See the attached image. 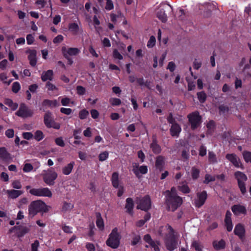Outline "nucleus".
<instances>
[{
    "label": "nucleus",
    "instance_id": "nucleus-1",
    "mask_svg": "<svg viewBox=\"0 0 251 251\" xmlns=\"http://www.w3.org/2000/svg\"><path fill=\"white\" fill-rule=\"evenodd\" d=\"M158 232L159 235L164 238L167 250L173 251L177 248V238L179 235L170 225H166L161 226Z\"/></svg>",
    "mask_w": 251,
    "mask_h": 251
},
{
    "label": "nucleus",
    "instance_id": "nucleus-2",
    "mask_svg": "<svg viewBox=\"0 0 251 251\" xmlns=\"http://www.w3.org/2000/svg\"><path fill=\"white\" fill-rule=\"evenodd\" d=\"M165 193L167 209L172 211H175L182 203V198L176 195V190L175 187H172L171 191H166Z\"/></svg>",
    "mask_w": 251,
    "mask_h": 251
},
{
    "label": "nucleus",
    "instance_id": "nucleus-3",
    "mask_svg": "<svg viewBox=\"0 0 251 251\" xmlns=\"http://www.w3.org/2000/svg\"><path fill=\"white\" fill-rule=\"evenodd\" d=\"M121 236L118 231V228L115 227L112 230L107 240L106 245L112 249H117L120 243Z\"/></svg>",
    "mask_w": 251,
    "mask_h": 251
},
{
    "label": "nucleus",
    "instance_id": "nucleus-4",
    "mask_svg": "<svg viewBox=\"0 0 251 251\" xmlns=\"http://www.w3.org/2000/svg\"><path fill=\"white\" fill-rule=\"evenodd\" d=\"M46 205L41 201H36L32 202L28 207L29 215L31 217L34 216L37 213L45 211Z\"/></svg>",
    "mask_w": 251,
    "mask_h": 251
},
{
    "label": "nucleus",
    "instance_id": "nucleus-5",
    "mask_svg": "<svg viewBox=\"0 0 251 251\" xmlns=\"http://www.w3.org/2000/svg\"><path fill=\"white\" fill-rule=\"evenodd\" d=\"M172 11V7L168 4H161L157 12V17L162 22H166L167 21V16L165 12H171Z\"/></svg>",
    "mask_w": 251,
    "mask_h": 251
},
{
    "label": "nucleus",
    "instance_id": "nucleus-6",
    "mask_svg": "<svg viewBox=\"0 0 251 251\" xmlns=\"http://www.w3.org/2000/svg\"><path fill=\"white\" fill-rule=\"evenodd\" d=\"M29 193L30 194L37 197L51 198L52 195L51 191L47 187L32 188L29 190Z\"/></svg>",
    "mask_w": 251,
    "mask_h": 251
},
{
    "label": "nucleus",
    "instance_id": "nucleus-7",
    "mask_svg": "<svg viewBox=\"0 0 251 251\" xmlns=\"http://www.w3.org/2000/svg\"><path fill=\"white\" fill-rule=\"evenodd\" d=\"M234 176L238 181V186L242 194H245L246 192V188L245 182L247 180L246 175L241 172L237 171L235 173Z\"/></svg>",
    "mask_w": 251,
    "mask_h": 251
},
{
    "label": "nucleus",
    "instance_id": "nucleus-8",
    "mask_svg": "<svg viewBox=\"0 0 251 251\" xmlns=\"http://www.w3.org/2000/svg\"><path fill=\"white\" fill-rule=\"evenodd\" d=\"M43 175L44 181L48 185H53L54 180L57 177V174L51 169H48Z\"/></svg>",
    "mask_w": 251,
    "mask_h": 251
},
{
    "label": "nucleus",
    "instance_id": "nucleus-9",
    "mask_svg": "<svg viewBox=\"0 0 251 251\" xmlns=\"http://www.w3.org/2000/svg\"><path fill=\"white\" fill-rule=\"evenodd\" d=\"M44 123L45 125L49 128L52 127L58 129L60 126L59 124L56 123L52 117V114L50 112H47L44 116Z\"/></svg>",
    "mask_w": 251,
    "mask_h": 251
},
{
    "label": "nucleus",
    "instance_id": "nucleus-10",
    "mask_svg": "<svg viewBox=\"0 0 251 251\" xmlns=\"http://www.w3.org/2000/svg\"><path fill=\"white\" fill-rule=\"evenodd\" d=\"M191 128L195 129L198 127L201 123V117L198 112H195L188 115Z\"/></svg>",
    "mask_w": 251,
    "mask_h": 251
},
{
    "label": "nucleus",
    "instance_id": "nucleus-11",
    "mask_svg": "<svg viewBox=\"0 0 251 251\" xmlns=\"http://www.w3.org/2000/svg\"><path fill=\"white\" fill-rule=\"evenodd\" d=\"M137 203L138 205L137 209H140L142 210L147 211L149 210L151 206V202L150 198L147 196L142 199H137Z\"/></svg>",
    "mask_w": 251,
    "mask_h": 251
},
{
    "label": "nucleus",
    "instance_id": "nucleus-12",
    "mask_svg": "<svg viewBox=\"0 0 251 251\" xmlns=\"http://www.w3.org/2000/svg\"><path fill=\"white\" fill-rule=\"evenodd\" d=\"M226 158L230 161L234 166L236 168L243 169L240 159L234 153H227L226 155Z\"/></svg>",
    "mask_w": 251,
    "mask_h": 251
},
{
    "label": "nucleus",
    "instance_id": "nucleus-13",
    "mask_svg": "<svg viewBox=\"0 0 251 251\" xmlns=\"http://www.w3.org/2000/svg\"><path fill=\"white\" fill-rule=\"evenodd\" d=\"M16 114L23 118L30 117L33 114V111L29 109L25 104L20 105L19 110L16 113Z\"/></svg>",
    "mask_w": 251,
    "mask_h": 251
},
{
    "label": "nucleus",
    "instance_id": "nucleus-14",
    "mask_svg": "<svg viewBox=\"0 0 251 251\" xmlns=\"http://www.w3.org/2000/svg\"><path fill=\"white\" fill-rule=\"evenodd\" d=\"M61 50L62 54L65 57L76 55L80 52V50L76 48H67L66 47H62Z\"/></svg>",
    "mask_w": 251,
    "mask_h": 251
},
{
    "label": "nucleus",
    "instance_id": "nucleus-15",
    "mask_svg": "<svg viewBox=\"0 0 251 251\" xmlns=\"http://www.w3.org/2000/svg\"><path fill=\"white\" fill-rule=\"evenodd\" d=\"M132 171L137 177H140L141 175L146 174L147 173L148 167L145 165L139 166L137 164L134 163L133 165Z\"/></svg>",
    "mask_w": 251,
    "mask_h": 251
},
{
    "label": "nucleus",
    "instance_id": "nucleus-16",
    "mask_svg": "<svg viewBox=\"0 0 251 251\" xmlns=\"http://www.w3.org/2000/svg\"><path fill=\"white\" fill-rule=\"evenodd\" d=\"M207 198V194L205 191H203L201 193L197 194V199L195 201V204L196 206L198 207H201L205 202Z\"/></svg>",
    "mask_w": 251,
    "mask_h": 251
},
{
    "label": "nucleus",
    "instance_id": "nucleus-17",
    "mask_svg": "<svg viewBox=\"0 0 251 251\" xmlns=\"http://www.w3.org/2000/svg\"><path fill=\"white\" fill-rule=\"evenodd\" d=\"M231 210L235 215L246 214L247 213L246 207L241 204L233 205L231 208Z\"/></svg>",
    "mask_w": 251,
    "mask_h": 251
},
{
    "label": "nucleus",
    "instance_id": "nucleus-18",
    "mask_svg": "<svg viewBox=\"0 0 251 251\" xmlns=\"http://www.w3.org/2000/svg\"><path fill=\"white\" fill-rule=\"evenodd\" d=\"M181 131V128L177 123L173 124L170 129L171 135L173 137H178Z\"/></svg>",
    "mask_w": 251,
    "mask_h": 251
},
{
    "label": "nucleus",
    "instance_id": "nucleus-19",
    "mask_svg": "<svg viewBox=\"0 0 251 251\" xmlns=\"http://www.w3.org/2000/svg\"><path fill=\"white\" fill-rule=\"evenodd\" d=\"M245 232V230L244 226L240 224L237 225L234 230L235 234L239 236L240 239L244 237Z\"/></svg>",
    "mask_w": 251,
    "mask_h": 251
},
{
    "label": "nucleus",
    "instance_id": "nucleus-20",
    "mask_svg": "<svg viewBox=\"0 0 251 251\" xmlns=\"http://www.w3.org/2000/svg\"><path fill=\"white\" fill-rule=\"evenodd\" d=\"M75 165V162L72 161L69 164H67L62 169V173L65 175H70Z\"/></svg>",
    "mask_w": 251,
    "mask_h": 251
},
{
    "label": "nucleus",
    "instance_id": "nucleus-21",
    "mask_svg": "<svg viewBox=\"0 0 251 251\" xmlns=\"http://www.w3.org/2000/svg\"><path fill=\"white\" fill-rule=\"evenodd\" d=\"M133 201L131 198H128L126 200L125 208L127 212L130 214H132L133 208Z\"/></svg>",
    "mask_w": 251,
    "mask_h": 251
},
{
    "label": "nucleus",
    "instance_id": "nucleus-22",
    "mask_svg": "<svg viewBox=\"0 0 251 251\" xmlns=\"http://www.w3.org/2000/svg\"><path fill=\"white\" fill-rule=\"evenodd\" d=\"M111 182L112 185L116 188H118L120 186V181L119 179V174L117 172L112 174L111 177Z\"/></svg>",
    "mask_w": 251,
    "mask_h": 251
},
{
    "label": "nucleus",
    "instance_id": "nucleus-23",
    "mask_svg": "<svg viewBox=\"0 0 251 251\" xmlns=\"http://www.w3.org/2000/svg\"><path fill=\"white\" fill-rule=\"evenodd\" d=\"M28 59L29 60V63L32 66H35L37 63L36 59V52L35 50H32L29 52L28 56Z\"/></svg>",
    "mask_w": 251,
    "mask_h": 251
},
{
    "label": "nucleus",
    "instance_id": "nucleus-24",
    "mask_svg": "<svg viewBox=\"0 0 251 251\" xmlns=\"http://www.w3.org/2000/svg\"><path fill=\"white\" fill-rule=\"evenodd\" d=\"M53 71L51 70H48L47 71L44 72L41 75V79L43 81H46L48 80H51L52 78Z\"/></svg>",
    "mask_w": 251,
    "mask_h": 251
},
{
    "label": "nucleus",
    "instance_id": "nucleus-25",
    "mask_svg": "<svg viewBox=\"0 0 251 251\" xmlns=\"http://www.w3.org/2000/svg\"><path fill=\"white\" fill-rule=\"evenodd\" d=\"M6 194L9 198L15 199L20 196L22 194V192L20 190H8L6 191Z\"/></svg>",
    "mask_w": 251,
    "mask_h": 251
},
{
    "label": "nucleus",
    "instance_id": "nucleus-26",
    "mask_svg": "<svg viewBox=\"0 0 251 251\" xmlns=\"http://www.w3.org/2000/svg\"><path fill=\"white\" fill-rule=\"evenodd\" d=\"M165 163V158L162 156H158L156 157L155 162V166L157 168L159 169L160 171L163 168Z\"/></svg>",
    "mask_w": 251,
    "mask_h": 251
},
{
    "label": "nucleus",
    "instance_id": "nucleus-27",
    "mask_svg": "<svg viewBox=\"0 0 251 251\" xmlns=\"http://www.w3.org/2000/svg\"><path fill=\"white\" fill-rule=\"evenodd\" d=\"M10 158V154L4 147L0 148V160L5 161Z\"/></svg>",
    "mask_w": 251,
    "mask_h": 251
},
{
    "label": "nucleus",
    "instance_id": "nucleus-28",
    "mask_svg": "<svg viewBox=\"0 0 251 251\" xmlns=\"http://www.w3.org/2000/svg\"><path fill=\"white\" fill-rule=\"evenodd\" d=\"M96 217V225L97 227L100 230H103L104 229V222L100 214V213H97Z\"/></svg>",
    "mask_w": 251,
    "mask_h": 251
},
{
    "label": "nucleus",
    "instance_id": "nucleus-29",
    "mask_svg": "<svg viewBox=\"0 0 251 251\" xmlns=\"http://www.w3.org/2000/svg\"><path fill=\"white\" fill-rule=\"evenodd\" d=\"M225 245V242L223 240H221L219 241H214L213 243V247L217 250H220L224 249Z\"/></svg>",
    "mask_w": 251,
    "mask_h": 251
},
{
    "label": "nucleus",
    "instance_id": "nucleus-30",
    "mask_svg": "<svg viewBox=\"0 0 251 251\" xmlns=\"http://www.w3.org/2000/svg\"><path fill=\"white\" fill-rule=\"evenodd\" d=\"M150 147L154 153L158 154L161 152V148L159 145L157 144L156 141H153L151 144Z\"/></svg>",
    "mask_w": 251,
    "mask_h": 251
},
{
    "label": "nucleus",
    "instance_id": "nucleus-31",
    "mask_svg": "<svg viewBox=\"0 0 251 251\" xmlns=\"http://www.w3.org/2000/svg\"><path fill=\"white\" fill-rule=\"evenodd\" d=\"M69 29L74 34L76 35L79 31V26L76 23H71L69 25Z\"/></svg>",
    "mask_w": 251,
    "mask_h": 251
},
{
    "label": "nucleus",
    "instance_id": "nucleus-32",
    "mask_svg": "<svg viewBox=\"0 0 251 251\" xmlns=\"http://www.w3.org/2000/svg\"><path fill=\"white\" fill-rule=\"evenodd\" d=\"M74 207V204L71 202H67L64 201L63 203L62 211L63 212H67L71 210Z\"/></svg>",
    "mask_w": 251,
    "mask_h": 251
},
{
    "label": "nucleus",
    "instance_id": "nucleus-33",
    "mask_svg": "<svg viewBox=\"0 0 251 251\" xmlns=\"http://www.w3.org/2000/svg\"><path fill=\"white\" fill-rule=\"evenodd\" d=\"M42 104L44 106L55 107L58 105V102L56 100H44Z\"/></svg>",
    "mask_w": 251,
    "mask_h": 251
},
{
    "label": "nucleus",
    "instance_id": "nucleus-34",
    "mask_svg": "<svg viewBox=\"0 0 251 251\" xmlns=\"http://www.w3.org/2000/svg\"><path fill=\"white\" fill-rule=\"evenodd\" d=\"M30 230V228L27 226L22 227L18 232L19 237H23L24 235L27 233Z\"/></svg>",
    "mask_w": 251,
    "mask_h": 251
},
{
    "label": "nucleus",
    "instance_id": "nucleus-35",
    "mask_svg": "<svg viewBox=\"0 0 251 251\" xmlns=\"http://www.w3.org/2000/svg\"><path fill=\"white\" fill-rule=\"evenodd\" d=\"M4 103L6 105L9 106L13 110H15L18 107V104L16 103H14L10 99L5 100Z\"/></svg>",
    "mask_w": 251,
    "mask_h": 251
},
{
    "label": "nucleus",
    "instance_id": "nucleus-36",
    "mask_svg": "<svg viewBox=\"0 0 251 251\" xmlns=\"http://www.w3.org/2000/svg\"><path fill=\"white\" fill-rule=\"evenodd\" d=\"M178 190L183 193H189L190 190L187 184L182 183L178 187Z\"/></svg>",
    "mask_w": 251,
    "mask_h": 251
},
{
    "label": "nucleus",
    "instance_id": "nucleus-37",
    "mask_svg": "<svg viewBox=\"0 0 251 251\" xmlns=\"http://www.w3.org/2000/svg\"><path fill=\"white\" fill-rule=\"evenodd\" d=\"M192 247L197 251H202V247L201 243L198 241H193L192 243Z\"/></svg>",
    "mask_w": 251,
    "mask_h": 251
},
{
    "label": "nucleus",
    "instance_id": "nucleus-38",
    "mask_svg": "<svg viewBox=\"0 0 251 251\" xmlns=\"http://www.w3.org/2000/svg\"><path fill=\"white\" fill-rule=\"evenodd\" d=\"M208 160L211 163H215L217 162L216 156L213 152L209 151L208 152Z\"/></svg>",
    "mask_w": 251,
    "mask_h": 251
},
{
    "label": "nucleus",
    "instance_id": "nucleus-39",
    "mask_svg": "<svg viewBox=\"0 0 251 251\" xmlns=\"http://www.w3.org/2000/svg\"><path fill=\"white\" fill-rule=\"evenodd\" d=\"M44 134L42 131L37 130L35 133L34 138L37 141H40L44 138Z\"/></svg>",
    "mask_w": 251,
    "mask_h": 251
},
{
    "label": "nucleus",
    "instance_id": "nucleus-40",
    "mask_svg": "<svg viewBox=\"0 0 251 251\" xmlns=\"http://www.w3.org/2000/svg\"><path fill=\"white\" fill-rule=\"evenodd\" d=\"M243 157L246 162L251 163V152L250 151H244L243 152Z\"/></svg>",
    "mask_w": 251,
    "mask_h": 251
},
{
    "label": "nucleus",
    "instance_id": "nucleus-41",
    "mask_svg": "<svg viewBox=\"0 0 251 251\" xmlns=\"http://www.w3.org/2000/svg\"><path fill=\"white\" fill-rule=\"evenodd\" d=\"M200 171L195 167H193L191 171L192 178L194 179H197L199 176Z\"/></svg>",
    "mask_w": 251,
    "mask_h": 251
},
{
    "label": "nucleus",
    "instance_id": "nucleus-42",
    "mask_svg": "<svg viewBox=\"0 0 251 251\" xmlns=\"http://www.w3.org/2000/svg\"><path fill=\"white\" fill-rule=\"evenodd\" d=\"M113 56L114 59L122 60L123 58L122 55L118 51L117 49H114L113 51Z\"/></svg>",
    "mask_w": 251,
    "mask_h": 251
},
{
    "label": "nucleus",
    "instance_id": "nucleus-43",
    "mask_svg": "<svg viewBox=\"0 0 251 251\" xmlns=\"http://www.w3.org/2000/svg\"><path fill=\"white\" fill-rule=\"evenodd\" d=\"M108 155L109 153L107 151L100 153L99 156V160L100 161H105L108 158Z\"/></svg>",
    "mask_w": 251,
    "mask_h": 251
},
{
    "label": "nucleus",
    "instance_id": "nucleus-44",
    "mask_svg": "<svg viewBox=\"0 0 251 251\" xmlns=\"http://www.w3.org/2000/svg\"><path fill=\"white\" fill-rule=\"evenodd\" d=\"M215 180V176H212L209 174H206L205 176L204 177V180L203 181V182L204 183L207 184L209 183L210 182L214 181Z\"/></svg>",
    "mask_w": 251,
    "mask_h": 251
},
{
    "label": "nucleus",
    "instance_id": "nucleus-45",
    "mask_svg": "<svg viewBox=\"0 0 251 251\" xmlns=\"http://www.w3.org/2000/svg\"><path fill=\"white\" fill-rule=\"evenodd\" d=\"M155 42H156V39H155V37L153 36H151L150 38V39L148 42L147 46L148 48H152L155 45Z\"/></svg>",
    "mask_w": 251,
    "mask_h": 251
},
{
    "label": "nucleus",
    "instance_id": "nucleus-46",
    "mask_svg": "<svg viewBox=\"0 0 251 251\" xmlns=\"http://www.w3.org/2000/svg\"><path fill=\"white\" fill-rule=\"evenodd\" d=\"M21 86L18 82H15L12 84V90L15 93H17L20 89Z\"/></svg>",
    "mask_w": 251,
    "mask_h": 251
},
{
    "label": "nucleus",
    "instance_id": "nucleus-47",
    "mask_svg": "<svg viewBox=\"0 0 251 251\" xmlns=\"http://www.w3.org/2000/svg\"><path fill=\"white\" fill-rule=\"evenodd\" d=\"M89 115V112L86 109L81 110L79 113V117L81 119H85Z\"/></svg>",
    "mask_w": 251,
    "mask_h": 251
},
{
    "label": "nucleus",
    "instance_id": "nucleus-48",
    "mask_svg": "<svg viewBox=\"0 0 251 251\" xmlns=\"http://www.w3.org/2000/svg\"><path fill=\"white\" fill-rule=\"evenodd\" d=\"M198 98L201 102H203L206 100V94L203 92H199L197 94Z\"/></svg>",
    "mask_w": 251,
    "mask_h": 251
},
{
    "label": "nucleus",
    "instance_id": "nucleus-49",
    "mask_svg": "<svg viewBox=\"0 0 251 251\" xmlns=\"http://www.w3.org/2000/svg\"><path fill=\"white\" fill-rule=\"evenodd\" d=\"M33 166L30 163H25L24 165V168H23V171L24 172L27 173L29 172L33 169Z\"/></svg>",
    "mask_w": 251,
    "mask_h": 251
},
{
    "label": "nucleus",
    "instance_id": "nucleus-50",
    "mask_svg": "<svg viewBox=\"0 0 251 251\" xmlns=\"http://www.w3.org/2000/svg\"><path fill=\"white\" fill-rule=\"evenodd\" d=\"M39 247V242L38 240H35L31 244V251H38V249Z\"/></svg>",
    "mask_w": 251,
    "mask_h": 251
},
{
    "label": "nucleus",
    "instance_id": "nucleus-51",
    "mask_svg": "<svg viewBox=\"0 0 251 251\" xmlns=\"http://www.w3.org/2000/svg\"><path fill=\"white\" fill-rule=\"evenodd\" d=\"M109 101L112 105H119L121 103V100L117 98H111Z\"/></svg>",
    "mask_w": 251,
    "mask_h": 251
},
{
    "label": "nucleus",
    "instance_id": "nucleus-52",
    "mask_svg": "<svg viewBox=\"0 0 251 251\" xmlns=\"http://www.w3.org/2000/svg\"><path fill=\"white\" fill-rule=\"evenodd\" d=\"M106 3L105 5V9L108 10H110L114 8L113 2L111 0H106Z\"/></svg>",
    "mask_w": 251,
    "mask_h": 251
},
{
    "label": "nucleus",
    "instance_id": "nucleus-53",
    "mask_svg": "<svg viewBox=\"0 0 251 251\" xmlns=\"http://www.w3.org/2000/svg\"><path fill=\"white\" fill-rule=\"evenodd\" d=\"M76 92L78 95H82L85 94V89L81 86H78L76 87Z\"/></svg>",
    "mask_w": 251,
    "mask_h": 251
},
{
    "label": "nucleus",
    "instance_id": "nucleus-54",
    "mask_svg": "<svg viewBox=\"0 0 251 251\" xmlns=\"http://www.w3.org/2000/svg\"><path fill=\"white\" fill-rule=\"evenodd\" d=\"M60 112L64 114L69 115L71 114L72 110L71 108H61Z\"/></svg>",
    "mask_w": 251,
    "mask_h": 251
},
{
    "label": "nucleus",
    "instance_id": "nucleus-55",
    "mask_svg": "<svg viewBox=\"0 0 251 251\" xmlns=\"http://www.w3.org/2000/svg\"><path fill=\"white\" fill-rule=\"evenodd\" d=\"M61 102L62 105L67 106L71 102V100L68 98L65 97L61 99Z\"/></svg>",
    "mask_w": 251,
    "mask_h": 251
},
{
    "label": "nucleus",
    "instance_id": "nucleus-56",
    "mask_svg": "<svg viewBox=\"0 0 251 251\" xmlns=\"http://www.w3.org/2000/svg\"><path fill=\"white\" fill-rule=\"evenodd\" d=\"M63 39L62 35H58L53 39V42L55 44L60 43L63 40Z\"/></svg>",
    "mask_w": 251,
    "mask_h": 251
},
{
    "label": "nucleus",
    "instance_id": "nucleus-57",
    "mask_svg": "<svg viewBox=\"0 0 251 251\" xmlns=\"http://www.w3.org/2000/svg\"><path fill=\"white\" fill-rule=\"evenodd\" d=\"M144 240L147 242L150 245L151 244H153L154 242L151 238V236L149 234H146L144 236Z\"/></svg>",
    "mask_w": 251,
    "mask_h": 251
},
{
    "label": "nucleus",
    "instance_id": "nucleus-58",
    "mask_svg": "<svg viewBox=\"0 0 251 251\" xmlns=\"http://www.w3.org/2000/svg\"><path fill=\"white\" fill-rule=\"evenodd\" d=\"M55 143L60 147H64L65 143L64 142L63 140L61 137L57 138L55 140Z\"/></svg>",
    "mask_w": 251,
    "mask_h": 251
},
{
    "label": "nucleus",
    "instance_id": "nucleus-59",
    "mask_svg": "<svg viewBox=\"0 0 251 251\" xmlns=\"http://www.w3.org/2000/svg\"><path fill=\"white\" fill-rule=\"evenodd\" d=\"M14 134V131L12 129H8L5 131V135L8 138H12Z\"/></svg>",
    "mask_w": 251,
    "mask_h": 251
},
{
    "label": "nucleus",
    "instance_id": "nucleus-60",
    "mask_svg": "<svg viewBox=\"0 0 251 251\" xmlns=\"http://www.w3.org/2000/svg\"><path fill=\"white\" fill-rule=\"evenodd\" d=\"M26 41L28 45L32 44L34 41V38L33 35L31 34H28L26 36Z\"/></svg>",
    "mask_w": 251,
    "mask_h": 251
},
{
    "label": "nucleus",
    "instance_id": "nucleus-61",
    "mask_svg": "<svg viewBox=\"0 0 251 251\" xmlns=\"http://www.w3.org/2000/svg\"><path fill=\"white\" fill-rule=\"evenodd\" d=\"M86 248L88 251H95V247L93 244L88 243L86 245Z\"/></svg>",
    "mask_w": 251,
    "mask_h": 251
},
{
    "label": "nucleus",
    "instance_id": "nucleus-62",
    "mask_svg": "<svg viewBox=\"0 0 251 251\" xmlns=\"http://www.w3.org/2000/svg\"><path fill=\"white\" fill-rule=\"evenodd\" d=\"M12 187L14 188L19 189L22 188V185L21 184V183L19 181H14L12 182Z\"/></svg>",
    "mask_w": 251,
    "mask_h": 251
},
{
    "label": "nucleus",
    "instance_id": "nucleus-63",
    "mask_svg": "<svg viewBox=\"0 0 251 251\" xmlns=\"http://www.w3.org/2000/svg\"><path fill=\"white\" fill-rule=\"evenodd\" d=\"M47 2L44 0H38L36 1V3L39 6V8H43Z\"/></svg>",
    "mask_w": 251,
    "mask_h": 251
},
{
    "label": "nucleus",
    "instance_id": "nucleus-64",
    "mask_svg": "<svg viewBox=\"0 0 251 251\" xmlns=\"http://www.w3.org/2000/svg\"><path fill=\"white\" fill-rule=\"evenodd\" d=\"M23 136L25 139L29 140L33 137V135L31 132H24L23 133Z\"/></svg>",
    "mask_w": 251,
    "mask_h": 251
}]
</instances>
